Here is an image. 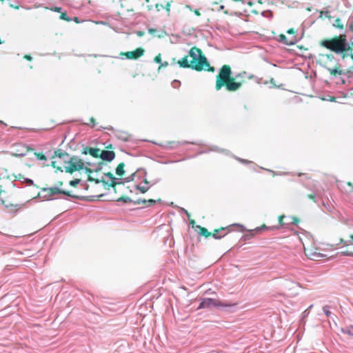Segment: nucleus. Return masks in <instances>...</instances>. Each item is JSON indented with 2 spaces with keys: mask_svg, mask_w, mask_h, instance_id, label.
<instances>
[{
  "mask_svg": "<svg viewBox=\"0 0 353 353\" xmlns=\"http://www.w3.org/2000/svg\"><path fill=\"white\" fill-rule=\"evenodd\" d=\"M168 65V63L167 61L161 63L160 65L159 66V70H160L162 68H166Z\"/></svg>",
  "mask_w": 353,
  "mask_h": 353,
  "instance_id": "nucleus-34",
  "label": "nucleus"
},
{
  "mask_svg": "<svg viewBox=\"0 0 353 353\" xmlns=\"http://www.w3.org/2000/svg\"><path fill=\"white\" fill-rule=\"evenodd\" d=\"M105 175L108 176L111 179V183H110L109 185L111 186L112 188H113L115 192H116L115 187H116L117 185H123V183H117V182H116V181H115L116 179L112 173L107 172V173H105Z\"/></svg>",
  "mask_w": 353,
  "mask_h": 353,
  "instance_id": "nucleus-17",
  "label": "nucleus"
},
{
  "mask_svg": "<svg viewBox=\"0 0 353 353\" xmlns=\"http://www.w3.org/2000/svg\"><path fill=\"white\" fill-rule=\"evenodd\" d=\"M5 190H3L2 188V185H0V195L2 194V192L4 191Z\"/></svg>",
  "mask_w": 353,
  "mask_h": 353,
  "instance_id": "nucleus-45",
  "label": "nucleus"
},
{
  "mask_svg": "<svg viewBox=\"0 0 353 353\" xmlns=\"http://www.w3.org/2000/svg\"><path fill=\"white\" fill-rule=\"evenodd\" d=\"M143 34H144V33H143V32H137V34H138L139 36H140V37L143 36Z\"/></svg>",
  "mask_w": 353,
  "mask_h": 353,
  "instance_id": "nucleus-46",
  "label": "nucleus"
},
{
  "mask_svg": "<svg viewBox=\"0 0 353 353\" xmlns=\"http://www.w3.org/2000/svg\"><path fill=\"white\" fill-rule=\"evenodd\" d=\"M279 42L288 46L294 45L297 41L296 36H291L289 38H287V37L283 34H279Z\"/></svg>",
  "mask_w": 353,
  "mask_h": 353,
  "instance_id": "nucleus-13",
  "label": "nucleus"
},
{
  "mask_svg": "<svg viewBox=\"0 0 353 353\" xmlns=\"http://www.w3.org/2000/svg\"><path fill=\"white\" fill-rule=\"evenodd\" d=\"M52 159H54L52 161V166L60 171H63V165L60 166V165H61L62 163H63V165H67L70 157L68 152L63 151L61 149H58L54 151Z\"/></svg>",
  "mask_w": 353,
  "mask_h": 353,
  "instance_id": "nucleus-5",
  "label": "nucleus"
},
{
  "mask_svg": "<svg viewBox=\"0 0 353 353\" xmlns=\"http://www.w3.org/2000/svg\"><path fill=\"white\" fill-rule=\"evenodd\" d=\"M244 82L242 74L233 77L231 67L225 64L219 69L216 77L215 89L218 91L225 87L228 92H236L242 87Z\"/></svg>",
  "mask_w": 353,
  "mask_h": 353,
  "instance_id": "nucleus-2",
  "label": "nucleus"
},
{
  "mask_svg": "<svg viewBox=\"0 0 353 353\" xmlns=\"http://www.w3.org/2000/svg\"><path fill=\"white\" fill-rule=\"evenodd\" d=\"M65 172L72 174L73 172L84 168V163L82 159L76 156L71 157L67 165H63Z\"/></svg>",
  "mask_w": 353,
  "mask_h": 353,
  "instance_id": "nucleus-6",
  "label": "nucleus"
},
{
  "mask_svg": "<svg viewBox=\"0 0 353 353\" xmlns=\"http://www.w3.org/2000/svg\"><path fill=\"white\" fill-rule=\"evenodd\" d=\"M43 191L44 192H46V196H52L53 195L57 194H63L64 195L70 196L69 192L62 190L57 187L43 188Z\"/></svg>",
  "mask_w": 353,
  "mask_h": 353,
  "instance_id": "nucleus-10",
  "label": "nucleus"
},
{
  "mask_svg": "<svg viewBox=\"0 0 353 353\" xmlns=\"http://www.w3.org/2000/svg\"><path fill=\"white\" fill-rule=\"evenodd\" d=\"M170 6H171L170 2H168L166 3L165 6L164 7V8L165 9L168 15L170 14Z\"/></svg>",
  "mask_w": 353,
  "mask_h": 353,
  "instance_id": "nucleus-29",
  "label": "nucleus"
},
{
  "mask_svg": "<svg viewBox=\"0 0 353 353\" xmlns=\"http://www.w3.org/2000/svg\"><path fill=\"white\" fill-rule=\"evenodd\" d=\"M304 252L307 258L314 261H319L325 255L320 252V249L312 244H303Z\"/></svg>",
  "mask_w": 353,
  "mask_h": 353,
  "instance_id": "nucleus-7",
  "label": "nucleus"
},
{
  "mask_svg": "<svg viewBox=\"0 0 353 353\" xmlns=\"http://www.w3.org/2000/svg\"><path fill=\"white\" fill-rule=\"evenodd\" d=\"M101 150L94 148H86L84 150L85 154H90L92 157L99 158Z\"/></svg>",
  "mask_w": 353,
  "mask_h": 353,
  "instance_id": "nucleus-16",
  "label": "nucleus"
},
{
  "mask_svg": "<svg viewBox=\"0 0 353 353\" xmlns=\"http://www.w3.org/2000/svg\"><path fill=\"white\" fill-rule=\"evenodd\" d=\"M60 14H60V19H61L64 20V21H68V22L71 21V19L68 17V15H67L65 12H61Z\"/></svg>",
  "mask_w": 353,
  "mask_h": 353,
  "instance_id": "nucleus-25",
  "label": "nucleus"
},
{
  "mask_svg": "<svg viewBox=\"0 0 353 353\" xmlns=\"http://www.w3.org/2000/svg\"><path fill=\"white\" fill-rule=\"evenodd\" d=\"M124 163H120L116 168V174L119 176H123L124 174Z\"/></svg>",
  "mask_w": 353,
  "mask_h": 353,
  "instance_id": "nucleus-19",
  "label": "nucleus"
},
{
  "mask_svg": "<svg viewBox=\"0 0 353 353\" xmlns=\"http://www.w3.org/2000/svg\"><path fill=\"white\" fill-rule=\"evenodd\" d=\"M87 164H88L89 166H91V163H88H88H87Z\"/></svg>",
  "mask_w": 353,
  "mask_h": 353,
  "instance_id": "nucleus-51",
  "label": "nucleus"
},
{
  "mask_svg": "<svg viewBox=\"0 0 353 353\" xmlns=\"http://www.w3.org/2000/svg\"><path fill=\"white\" fill-rule=\"evenodd\" d=\"M23 58L28 61H31L32 59V57L30 54L24 55Z\"/></svg>",
  "mask_w": 353,
  "mask_h": 353,
  "instance_id": "nucleus-40",
  "label": "nucleus"
},
{
  "mask_svg": "<svg viewBox=\"0 0 353 353\" xmlns=\"http://www.w3.org/2000/svg\"><path fill=\"white\" fill-rule=\"evenodd\" d=\"M334 60V57L332 54H319L317 58V63L325 68L330 72V74L332 76L341 75L342 74V70L340 69V66L339 64L336 65L334 68H330L329 63L332 62Z\"/></svg>",
  "mask_w": 353,
  "mask_h": 353,
  "instance_id": "nucleus-4",
  "label": "nucleus"
},
{
  "mask_svg": "<svg viewBox=\"0 0 353 353\" xmlns=\"http://www.w3.org/2000/svg\"><path fill=\"white\" fill-rule=\"evenodd\" d=\"M334 26H335L336 28H339L341 30H343L344 28V26L341 23V21L339 18H337L334 21Z\"/></svg>",
  "mask_w": 353,
  "mask_h": 353,
  "instance_id": "nucleus-22",
  "label": "nucleus"
},
{
  "mask_svg": "<svg viewBox=\"0 0 353 353\" xmlns=\"http://www.w3.org/2000/svg\"><path fill=\"white\" fill-rule=\"evenodd\" d=\"M127 199H128V197H120L117 199V201H123L124 202H126Z\"/></svg>",
  "mask_w": 353,
  "mask_h": 353,
  "instance_id": "nucleus-42",
  "label": "nucleus"
},
{
  "mask_svg": "<svg viewBox=\"0 0 353 353\" xmlns=\"http://www.w3.org/2000/svg\"><path fill=\"white\" fill-rule=\"evenodd\" d=\"M197 228L199 229V234L206 238L212 236V232H209L207 228L198 225Z\"/></svg>",
  "mask_w": 353,
  "mask_h": 353,
  "instance_id": "nucleus-18",
  "label": "nucleus"
},
{
  "mask_svg": "<svg viewBox=\"0 0 353 353\" xmlns=\"http://www.w3.org/2000/svg\"><path fill=\"white\" fill-rule=\"evenodd\" d=\"M155 8L157 11H160L161 9L164 8V6L162 4H156Z\"/></svg>",
  "mask_w": 353,
  "mask_h": 353,
  "instance_id": "nucleus-36",
  "label": "nucleus"
},
{
  "mask_svg": "<svg viewBox=\"0 0 353 353\" xmlns=\"http://www.w3.org/2000/svg\"><path fill=\"white\" fill-rule=\"evenodd\" d=\"M345 254L348 255V256H351V255H353V252H346Z\"/></svg>",
  "mask_w": 353,
  "mask_h": 353,
  "instance_id": "nucleus-44",
  "label": "nucleus"
},
{
  "mask_svg": "<svg viewBox=\"0 0 353 353\" xmlns=\"http://www.w3.org/2000/svg\"><path fill=\"white\" fill-rule=\"evenodd\" d=\"M51 10H53L54 12H57L61 13V8H60V7H54L53 8H51Z\"/></svg>",
  "mask_w": 353,
  "mask_h": 353,
  "instance_id": "nucleus-37",
  "label": "nucleus"
},
{
  "mask_svg": "<svg viewBox=\"0 0 353 353\" xmlns=\"http://www.w3.org/2000/svg\"><path fill=\"white\" fill-rule=\"evenodd\" d=\"M170 144H176V145H178V143H175L174 141H172V142H170L169 143Z\"/></svg>",
  "mask_w": 353,
  "mask_h": 353,
  "instance_id": "nucleus-47",
  "label": "nucleus"
},
{
  "mask_svg": "<svg viewBox=\"0 0 353 353\" xmlns=\"http://www.w3.org/2000/svg\"><path fill=\"white\" fill-rule=\"evenodd\" d=\"M115 157V153L113 151L110 150H101L99 158L102 161H106L108 162L112 161Z\"/></svg>",
  "mask_w": 353,
  "mask_h": 353,
  "instance_id": "nucleus-14",
  "label": "nucleus"
},
{
  "mask_svg": "<svg viewBox=\"0 0 353 353\" xmlns=\"http://www.w3.org/2000/svg\"><path fill=\"white\" fill-rule=\"evenodd\" d=\"M90 123H92V127H94V126L95 125V124H96V120H95V119H94V118H93V117H91V118L90 119Z\"/></svg>",
  "mask_w": 353,
  "mask_h": 353,
  "instance_id": "nucleus-38",
  "label": "nucleus"
},
{
  "mask_svg": "<svg viewBox=\"0 0 353 353\" xmlns=\"http://www.w3.org/2000/svg\"><path fill=\"white\" fill-rule=\"evenodd\" d=\"M145 183L146 185L148 184V182L147 181V180H145ZM137 189L139 190L141 193H145L148 190L149 187L148 185H137Z\"/></svg>",
  "mask_w": 353,
  "mask_h": 353,
  "instance_id": "nucleus-21",
  "label": "nucleus"
},
{
  "mask_svg": "<svg viewBox=\"0 0 353 353\" xmlns=\"http://www.w3.org/2000/svg\"><path fill=\"white\" fill-rule=\"evenodd\" d=\"M299 221V219L297 217H292V223H298V222Z\"/></svg>",
  "mask_w": 353,
  "mask_h": 353,
  "instance_id": "nucleus-41",
  "label": "nucleus"
},
{
  "mask_svg": "<svg viewBox=\"0 0 353 353\" xmlns=\"http://www.w3.org/2000/svg\"><path fill=\"white\" fill-rule=\"evenodd\" d=\"M74 21H75L77 23H78V22H79V21H78V18H77V17H74Z\"/></svg>",
  "mask_w": 353,
  "mask_h": 353,
  "instance_id": "nucleus-48",
  "label": "nucleus"
},
{
  "mask_svg": "<svg viewBox=\"0 0 353 353\" xmlns=\"http://www.w3.org/2000/svg\"><path fill=\"white\" fill-rule=\"evenodd\" d=\"M145 1H146V2H149V1H150V0H145Z\"/></svg>",
  "mask_w": 353,
  "mask_h": 353,
  "instance_id": "nucleus-52",
  "label": "nucleus"
},
{
  "mask_svg": "<svg viewBox=\"0 0 353 353\" xmlns=\"http://www.w3.org/2000/svg\"><path fill=\"white\" fill-rule=\"evenodd\" d=\"M269 228H268L265 224H263L260 228H256L254 230L256 231V232H261L262 229H268Z\"/></svg>",
  "mask_w": 353,
  "mask_h": 353,
  "instance_id": "nucleus-28",
  "label": "nucleus"
},
{
  "mask_svg": "<svg viewBox=\"0 0 353 353\" xmlns=\"http://www.w3.org/2000/svg\"><path fill=\"white\" fill-rule=\"evenodd\" d=\"M103 165V163L100 162V163H99L97 168H96L95 169H92L90 168H87V167L85 168V172L88 174V180L89 181H95L96 183H99V182H101L100 179L93 178L91 176V174L93 172V171L98 172V171L101 170Z\"/></svg>",
  "mask_w": 353,
  "mask_h": 353,
  "instance_id": "nucleus-12",
  "label": "nucleus"
},
{
  "mask_svg": "<svg viewBox=\"0 0 353 353\" xmlns=\"http://www.w3.org/2000/svg\"><path fill=\"white\" fill-rule=\"evenodd\" d=\"M193 12H194V13L196 16H198V17L201 16V13H200V12H199V10H194Z\"/></svg>",
  "mask_w": 353,
  "mask_h": 353,
  "instance_id": "nucleus-43",
  "label": "nucleus"
},
{
  "mask_svg": "<svg viewBox=\"0 0 353 353\" xmlns=\"http://www.w3.org/2000/svg\"><path fill=\"white\" fill-rule=\"evenodd\" d=\"M117 137L123 141H127L129 139V134L125 132H118Z\"/></svg>",
  "mask_w": 353,
  "mask_h": 353,
  "instance_id": "nucleus-20",
  "label": "nucleus"
},
{
  "mask_svg": "<svg viewBox=\"0 0 353 353\" xmlns=\"http://www.w3.org/2000/svg\"><path fill=\"white\" fill-rule=\"evenodd\" d=\"M108 148H112V145H110L109 146L107 147Z\"/></svg>",
  "mask_w": 353,
  "mask_h": 353,
  "instance_id": "nucleus-50",
  "label": "nucleus"
},
{
  "mask_svg": "<svg viewBox=\"0 0 353 353\" xmlns=\"http://www.w3.org/2000/svg\"><path fill=\"white\" fill-rule=\"evenodd\" d=\"M296 30L294 28H290L288 30L287 33L291 34L292 36H295Z\"/></svg>",
  "mask_w": 353,
  "mask_h": 353,
  "instance_id": "nucleus-33",
  "label": "nucleus"
},
{
  "mask_svg": "<svg viewBox=\"0 0 353 353\" xmlns=\"http://www.w3.org/2000/svg\"><path fill=\"white\" fill-rule=\"evenodd\" d=\"M320 46L336 53H342L347 50L346 48V35L341 34L332 39H323Z\"/></svg>",
  "mask_w": 353,
  "mask_h": 353,
  "instance_id": "nucleus-3",
  "label": "nucleus"
},
{
  "mask_svg": "<svg viewBox=\"0 0 353 353\" xmlns=\"http://www.w3.org/2000/svg\"><path fill=\"white\" fill-rule=\"evenodd\" d=\"M236 304H225L221 303L219 300L213 299H203L199 306V308H206L210 307L211 306H223V307H228V306H233Z\"/></svg>",
  "mask_w": 353,
  "mask_h": 353,
  "instance_id": "nucleus-8",
  "label": "nucleus"
},
{
  "mask_svg": "<svg viewBox=\"0 0 353 353\" xmlns=\"http://www.w3.org/2000/svg\"><path fill=\"white\" fill-rule=\"evenodd\" d=\"M145 50L142 48H137L133 51L121 52V56H124L128 59H137L144 54Z\"/></svg>",
  "mask_w": 353,
  "mask_h": 353,
  "instance_id": "nucleus-9",
  "label": "nucleus"
},
{
  "mask_svg": "<svg viewBox=\"0 0 353 353\" xmlns=\"http://www.w3.org/2000/svg\"><path fill=\"white\" fill-rule=\"evenodd\" d=\"M230 232L229 227H221L215 229L212 232V236L216 239H221Z\"/></svg>",
  "mask_w": 353,
  "mask_h": 353,
  "instance_id": "nucleus-11",
  "label": "nucleus"
},
{
  "mask_svg": "<svg viewBox=\"0 0 353 353\" xmlns=\"http://www.w3.org/2000/svg\"><path fill=\"white\" fill-rule=\"evenodd\" d=\"M285 218V216L284 214L279 215L278 217L279 223L281 227H282L285 225L284 221H283Z\"/></svg>",
  "mask_w": 353,
  "mask_h": 353,
  "instance_id": "nucleus-26",
  "label": "nucleus"
},
{
  "mask_svg": "<svg viewBox=\"0 0 353 353\" xmlns=\"http://www.w3.org/2000/svg\"><path fill=\"white\" fill-rule=\"evenodd\" d=\"M177 64L183 68H191L200 72L203 70L214 72L215 68L211 66L202 50L196 47H192L188 55L185 56L177 61Z\"/></svg>",
  "mask_w": 353,
  "mask_h": 353,
  "instance_id": "nucleus-1",
  "label": "nucleus"
},
{
  "mask_svg": "<svg viewBox=\"0 0 353 353\" xmlns=\"http://www.w3.org/2000/svg\"><path fill=\"white\" fill-rule=\"evenodd\" d=\"M58 183H59V185H63V182L62 181H59Z\"/></svg>",
  "mask_w": 353,
  "mask_h": 353,
  "instance_id": "nucleus-49",
  "label": "nucleus"
},
{
  "mask_svg": "<svg viewBox=\"0 0 353 353\" xmlns=\"http://www.w3.org/2000/svg\"><path fill=\"white\" fill-rule=\"evenodd\" d=\"M157 32V30L156 29H154V28H150L148 30V32L151 34H154L155 32Z\"/></svg>",
  "mask_w": 353,
  "mask_h": 353,
  "instance_id": "nucleus-39",
  "label": "nucleus"
},
{
  "mask_svg": "<svg viewBox=\"0 0 353 353\" xmlns=\"http://www.w3.org/2000/svg\"><path fill=\"white\" fill-rule=\"evenodd\" d=\"M307 198L316 203V195L313 193L307 195Z\"/></svg>",
  "mask_w": 353,
  "mask_h": 353,
  "instance_id": "nucleus-32",
  "label": "nucleus"
},
{
  "mask_svg": "<svg viewBox=\"0 0 353 353\" xmlns=\"http://www.w3.org/2000/svg\"><path fill=\"white\" fill-rule=\"evenodd\" d=\"M34 156L39 160H41V161H46L47 160V157L42 152H35L34 153Z\"/></svg>",
  "mask_w": 353,
  "mask_h": 353,
  "instance_id": "nucleus-23",
  "label": "nucleus"
},
{
  "mask_svg": "<svg viewBox=\"0 0 353 353\" xmlns=\"http://www.w3.org/2000/svg\"><path fill=\"white\" fill-rule=\"evenodd\" d=\"M323 311H324V312H325V315L327 316H329L330 315L331 312L329 310V307L328 306L323 307Z\"/></svg>",
  "mask_w": 353,
  "mask_h": 353,
  "instance_id": "nucleus-30",
  "label": "nucleus"
},
{
  "mask_svg": "<svg viewBox=\"0 0 353 353\" xmlns=\"http://www.w3.org/2000/svg\"><path fill=\"white\" fill-rule=\"evenodd\" d=\"M347 185L351 188V189L349 190V193H353V183L350 181H348Z\"/></svg>",
  "mask_w": 353,
  "mask_h": 353,
  "instance_id": "nucleus-35",
  "label": "nucleus"
},
{
  "mask_svg": "<svg viewBox=\"0 0 353 353\" xmlns=\"http://www.w3.org/2000/svg\"><path fill=\"white\" fill-rule=\"evenodd\" d=\"M80 180L79 179H74L70 181V185L72 186H76L79 183Z\"/></svg>",
  "mask_w": 353,
  "mask_h": 353,
  "instance_id": "nucleus-31",
  "label": "nucleus"
},
{
  "mask_svg": "<svg viewBox=\"0 0 353 353\" xmlns=\"http://www.w3.org/2000/svg\"><path fill=\"white\" fill-rule=\"evenodd\" d=\"M10 199V194L6 190H4L2 192V194L0 195V201H1L2 204L7 208L12 205Z\"/></svg>",
  "mask_w": 353,
  "mask_h": 353,
  "instance_id": "nucleus-15",
  "label": "nucleus"
},
{
  "mask_svg": "<svg viewBox=\"0 0 353 353\" xmlns=\"http://www.w3.org/2000/svg\"><path fill=\"white\" fill-rule=\"evenodd\" d=\"M141 203H143V204H146V203H148V206L150 205H153L156 203V201L154 200V199H149V200H143L141 201H137V203L140 204Z\"/></svg>",
  "mask_w": 353,
  "mask_h": 353,
  "instance_id": "nucleus-24",
  "label": "nucleus"
},
{
  "mask_svg": "<svg viewBox=\"0 0 353 353\" xmlns=\"http://www.w3.org/2000/svg\"><path fill=\"white\" fill-rule=\"evenodd\" d=\"M154 62H156L157 63H159V64H161V54H157V55L154 58Z\"/></svg>",
  "mask_w": 353,
  "mask_h": 353,
  "instance_id": "nucleus-27",
  "label": "nucleus"
}]
</instances>
